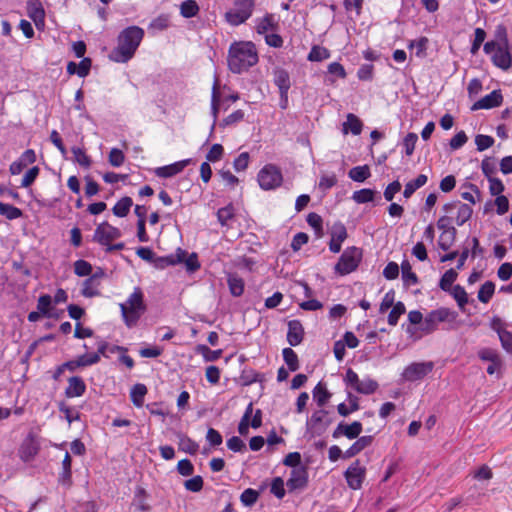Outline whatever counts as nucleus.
Listing matches in <instances>:
<instances>
[{
	"label": "nucleus",
	"instance_id": "0eeeda50",
	"mask_svg": "<svg viewBox=\"0 0 512 512\" xmlns=\"http://www.w3.org/2000/svg\"><path fill=\"white\" fill-rule=\"evenodd\" d=\"M255 0H233V8L225 13V20L232 26L245 23L254 11Z\"/></svg>",
	"mask_w": 512,
	"mask_h": 512
},
{
	"label": "nucleus",
	"instance_id": "37998d69",
	"mask_svg": "<svg viewBox=\"0 0 512 512\" xmlns=\"http://www.w3.org/2000/svg\"><path fill=\"white\" fill-rule=\"evenodd\" d=\"M0 214L5 216L8 220H15L22 217L23 212L18 207L0 202Z\"/></svg>",
	"mask_w": 512,
	"mask_h": 512
},
{
	"label": "nucleus",
	"instance_id": "b1692460",
	"mask_svg": "<svg viewBox=\"0 0 512 512\" xmlns=\"http://www.w3.org/2000/svg\"><path fill=\"white\" fill-rule=\"evenodd\" d=\"M39 444L33 438H27L19 448V457L24 462H29L38 454Z\"/></svg>",
	"mask_w": 512,
	"mask_h": 512
},
{
	"label": "nucleus",
	"instance_id": "9b49d317",
	"mask_svg": "<svg viewBox=\"0 0 512 512\" xmlns=\"http://www.w3.org/2000/svg\"><path fill=\"white\" fill-rule=\"evenodd\" d=\"M344 382L360 394L369 395L378 389V383L375 380L371 378L360 379L358 374L351 368L347 369Z\"/></svg>",
	"mask_w": 512,
	"mask_h": 512
},
{
	"label": "nucleus",
	"instance_id": "c85d7f7f",
	"mask_svg": "<svg viewBox=\"0 0 512 512\" xmlns=\"http://www.w3.org/2000/svg\"><path fill=\"white\" fill-rule=\"evenodd\" d=\"M101 283L88 277L82 283L81 295L86 298H93L100 295L99 287Z\"/></svg>",
	"mask_w": 512,
	"mask_h": 512
},
{
	"label": "nucleus",
	"instance_id": "680f3d73",
	"mask_svg": "<svg viewBox=\"0 0 512 512\" xmlns=\"http://www.w3.org/2000/svg\"><path fill=\"white\" fill-rule=\"evenodd\" d=\"M427 45L428 38L423 36L417 40L410 41L408 48H416V56L423 57L426 54Z\"/></svg>",
	"mask_w": 512,
	"mask_h": 512
},
{
	"label": "nucleus",
	"instance_id": "1a4fd4ad",
	"mask_svg": "<svg viewBox=\"0 0 512 512\" xmlns=\"http://www.w3.org/2000/svg\"><path fill=\"white\" fill-rule=\"evenodd\" d=\"M362 260V250L355 246L348 247L340 256L335 265V272L339 275H347L355 271Z\"/></svg>",
	"mask_w": 512,
	"mask_h": 512
},
{
	"label": "nucleus",
	"instance_id": "9d476101",
	"mask_svg": "<svg viewBox=\"0 0 512 512\" xmlns=\"http://www.w3.org/2000/svg\"><path fill=\"white\" fill-rule=\"evenodd\" d=\"M257 180L263 190H273L281 186L283 175L278 166L266 164L258 172Z\"/></svg>",
	"mask_w": 512,
	"mask_h": 512
},
{
	"label": "nucleus",
	"instance_id": "f03ea898",
	"mask_svg": "<svg viewBox=\"0 0 512 512\" xmlns=\"http://www.w3.org/2000/svg\"><path fill=\"white\" fill-rule=\"evenodd\" d=\"M144 37V30L139 26H129L122 30L117 38V46L109 58L116 63H126L133 58Z\"/></svg>",
	"mask_w": 512,
	"mask_h": 512
},
{
	"label": "nucleus",
	"instance_id": "393cba45",
	"mask_svg": "<svg viewBox=\"0 0 512 512\" xmlns=\"http://www.w3.org/2000/svg\"><path fill=\"white\" fill-rule=\"evenodd\" d=\"M373 442V436L366 435L358 437L357 440L344 452V458H352L369 447Z\"/></svg>",
	"mask_w": 512,
	"mask_h": 512
},
{
	"label": "nucleus",
	"instance_id": "c9c22d12",
	"mask_svg": "<svg viewBox=\"0 0 512 512\" xmlns=\"http://www.w3.org/2000/svg\"><path fill=\"white\" fill-rule=\"evenodd\" d=\"M313 397L318 406H324L331 397V393L327 390L326 385L319 382L313 389Z\"/></svg>",
	"mask_w": 512,
	"mask_h": 512
},
{
	"label": "nucleus",
	"instance_id": "a878e982",
	"mask_svg": "<svg viewBox=\"0 0 512 512\" xmlns=\"http://www.w3.org/2000/svg\"><path fill=\"white\" fill-rule=\"evenodd\" d=\"M278 27L279 24L275 16L271 13H267L262 18L257 19L256 32L260 35H266L269 30L275 31Z\"/></svg>",
	"mask_w": 512,
	"mask_h": 512
},
{
	"label": "nucleus",
	"instance_id": "3c124183",
	"mask_svg": "<svg viewBox=\"0 0 512 512\" xmlns=\"http://www.w3.org/2000/svg\"><path fill=\"white\" fill-rule=\"evenodd\" d=\"M375 191L363 188L353 193L352 199L359 204L372 202L374 200Z\"/></svg>",
	"mask_w": 512,
	"mask_h": 512
},
{
	"label": "nucleus",
	"instance_id": "8fccbe9b",
	"mask_svg": "<svg viewBox=\"0 0 512 512\" xmlns=\"http://www.w3.org/2000/svg\"><path fill=\"white\" fill-rule=\"evenodd\" d=\"M363 431L362 423L359 421H354L351 424H344L343 436L348 439H356Z\"/></svg>",
	"mask_w": 512,
	"mask_h": 512
},
{
	"label": "nucleus",
	"instance_id": "4be33fe9",
	"mask_svg": "<svg viewBox=\"0 0 512 512\" xmlns=\"http://www.w3.org/2000/svg\"><path fill=\"white\" fill-rule=\"evenodd\" d=\"M304 336V329L299 320H291L288 322L287 341L291 346L299 345Z\"/></svg>",
	"mask_w": 512,
	"mask_h": 512
},
{
	"label": "nucleus",
	"instance_id": "a211bd4d",
	"mask_svg": "<svg viewBox=\"0 0 512 512\" xmlns=\"http://www.w3.org/2000/svg\"><path fill=\"white\" fill-rule=\"evenodd\" d=\"M184 256H186V251L179 248L176 254L155 257L153 264L157 269H164L166 267L182 263L184 261Z\"/></svg>",
	"mask_w": 512,
	"mask_h": 512
},
{
	"label": "nucleus",
	"instance_id": "774afa93",
	"mask_svg": "<svg viewBox=\"0 0 512 512\" xmlns=\"http://www.w3.org/2000/svg\"><path fill=\"white\" fill-rule=\"evenodd\" d=\"M204 485L203 478L200 475L194 476L184 482L186 490L191 492H199L202 490Z\"/></svg>",
	"mask_w": 512,
	"mask_h": 512
},
{
	"label": "nucleus",
	"instance_id": "6ab92c4d",
	"mask_svg": "<svg viewBox=\"0 0 512 512\" xmlns=\"http://www.w3.org/2000/svg\"><path fill=\"white\" fill-rule=\"evenodd\" d=\"M27 14L37 28L44 25L45 11L40 0H27Z\"/></svg>",
	"mask_w": 512,
	"mask_h": 512
},
{
	"label": "nucleus",
	"instance_id": "cd10ccee",
	"mask_svg": "<svg viewBox=\"0 0 512 512\" xmlns=\"http://www.w3.org/2000/svg\"><path fill=\"white\" fill-rule=\"evenodd\" d=\"M227 284L232 296L240 297L244 293L245 282L242 277L236 273H229L227 275Z\"/></svg>",
	"mask_w": 512,
	"mask_h": 512
},
{
	"label": "nucleus",
	"instance_id": "ddd939ff",
	"mask_svg": "<svg viewBox=\"0 0 512 512\" xmlns=\"http://www.w3.org/2000/svg\"><path fill=\"white\" fill-rule=\"evenodd\" d=\"M434 368L433 362H416L407 366L403 371V378L407 381L414 382L423 379Z\"/></svg>",
	"mask_w": 512,
	"mask_h": 512
},
{
	"label": "nucleus",
	"instance_id": "5fc2aeb1",
	"mask_svg": "<svg viewBox=\"0 0 512 512\" xmlns=\"http://www.w3.org/2000/svg\"><path fill=\"white\" fill-rule=\"evenodd\" d=\"M71 152L74 155V160L82 167L89 168L91 166V159L86 152L80 147H72Z\"/></svg>",
	"mask_w": 512,
	"mask_h": 512
},
{
	"label": "nucleus",
	"instance_id": "423d86ee",
	"mask_svg": "<svg viewBox=\"0 0 512 512\" xmlns=\"http://www.w3.org/2000/svg\"><path fill=\"white\" fill-rule=\"evenodd\" d=\"M483 51L491 56V62L495 67L503 71H508L512 67V55L509 45L488 41L484 44Z\"/></svg>",
	"mask_w": 512,
	"mask_h": 512
},
{
	"label": "nucleus",
	"instance_id": "20e7f679",
	"mask_svg": "<svg viewBox=\"0 0 512 512\" xmlns=\"http://www.w3.org/2000/svg\"><path fill=\"white\" fill-rule=\"evenodd\" d=\"M443 212L444 215L437 221V227L446 229L454 227L453 223L457 226L465 224L471 218L473 209L461 201H452L443 206Z\"/></svg>",
	"mask_w": 512,
	"mask_h": 512
},
{
	"label": "nucleus",
	"instance_id": "7ed1b4c3",
	"mask_svg": "<svg viewBox=\"0 0 512 512\" xmlns=\"http://www.w3.org/2000/svg\"><path fill=\"white\" fill-rule=\"evenodd\" d=\"M122 319L126 327L133 328L146 312L143 291L136 287L124 303L119 304Z\"/></svg>",
	"mask_w": 512,
	"mask_h": 512
},
{
	"label": "nucleus",
	"instance_id": "f8f14e48",
	"mask_svg": "<svg viewBox=\"0 0 512 512\" xmlns=\"http://www.w3.org/2000/svg\"><path fill=\"white\" fill-rule=\"evenodd\" d=\"M366 467L357 459L351 463L344 472L347 485L352 490H359L366 478Z\"/></svg>",
	"mask_w": 512,
	"mask_h": 512
},
{
	"label": "nucleus",
	"instance_id": "a19ab883",
	"mask_svg": "<svg viewBox=\"0 0 512 512\" xmlns=\"http://www.w3.org/2000/svg\"><path fill=\"white\" fill-rule=\"evenodd\" d=\"M330 57V51L322 46L314 45L309 54L307 59L311 62H320L325 59H328Z\"/></svg>",
	"mask_w": 512,
	"mask_h": 512
},
{
	"label": "nucleus",
	"instance_id": "c756f323",
	"mask_svg": "<svg viewBox=\"0 0 512 512\" xmlns=\"http://www.w3.org/2000/svg\"><path fill=\"white\" fill-rule=\"evenodd\" d=\"M274 83L278 87L280 94H283L286 97L291 86L288 72L283 69L276 71Z\"/></svg>",
	"mask_w": 512,
	"mask_h": 512
},
{
	"label": "nucleus",
	"instance_id": "79ce46f5",
	"mask_svg": "<svg viewBox=\"0 0 512 512\" xmlns=\"http://www.w3.org/2000/svg\"><path fill=\"white\" fill-rule=\"evenodd\" d=\"M52 297L49 294H43L38 298L37 309L45 317H56L51 311Z\"/></svg>",
	"mask_w": 512,
	"mask_h": 512
},
{
	"label": "nucleus",
	"instance_id": "7c9ffc66",
	"mask_svg": "<svg viewBox=\"0 0 512 512\" xmlns=\"http://www.w3.org/2000/svg\"><path fill=\"white\" fill-rule=\"evenodd\" d=\"M428 181V177L425 174H419L414 180L406 183L403 196L408 199L410 198L414 192L424 186Z\"/></svg>",
	"mask_w": 512,
	"mask_h": 512
},
{
	"label": "nucleus",
	"instance_id": "e433bc0d",
	"mask_svg": "<svg viewBox=\"0 0 512 512\" xmlns=\"http://www.w3.org/2000/svg\"><path fill=\"white\" fill-rule=\"evenodd\" d=\"M402 280L406 286H413L418 283V277L415 272L412 271L410 263L405 260L401 264Z\"/></svg>",
	"mask_w": 512,
	"mask_h": 512
},
{
	"label": "nucleus",
	"instance_id": "39448f33",
	"mask_svg": "<svg viewBox=\"0 0 512 512\" xmlns=\"http://www.w3.org/2000/svg\"><path fill=\"white\" fill-rule=\"evenodd\" d=\"M121 236L122 233L119 228L104 221L96 226L92 240L105 247L107 253H111L113 251H121L125 248L123 242L113 244V241L119 239Z\"/></svg>",
	"mask_w": 512,
	"mask_h": 512
},
{
	"label": "nucleus",
	"instance_id": "f704fd0d",
	"mask_svg": "<svg viewBox=\"0 0 512 512\" xmlns=\"http://www.w3.org/2000/svg\"><path fill=\"white\" fill-rule=\"evenodd\" d=\"M327 416V411L321 409L315 411L308 422V425L311 426L312 429L317 431L325 430L327 424L325 423V418Z\"/></svg>",
	"mask_w": 512,
	"mask_h": 512
},
{
	"label": "nucleus",
	"instance_id": "338daca9",
	"mask_svg": "<svg viewBox=\"0 0 512 512\" xmlns=\"http://www.w3.org/2000/svg\"><path fill=\"white\" fill-rule=\"evenodd\" d=\"M418 140V136L414 132L408 133L403 139V146L405 149V154L407 156H411L415 150V146Z\"/></svg>",
	"mask_w": 512,
	"mask_h": 512
},
{
	"label": "nucleus",
	"instance_id": "5701e85b",
	"mask_svg": "<svg viewBox=\"0 0 512 512\" xmlns=\"http://www.w3.org/2000/svg\"><path fill=\"white\" fill-rule=\"evenodd\" d=\"M72 458L68 452L62 460L61 471L59 472L58 482L64 487H71L72 485Z\"/></svg>",
	"mask_w": 512,
	"mask_h": 512
},
{
	"label": "nucleus",
	"instance_id": "69168bd1",
	"mask_svg": "<svg viewBox=\"0 0 512 512\" xmlns=\"http://www.w3.org/2000/svg\"><path fill=\"white\" fill-rule=\"evenodd\" d=\"M39 173L40 169L38 166L31 167L23 176L21 181V187L28 188L29 186H31L38 177Z\"/></svg>",
	"mask_w": 512,
	"mask_h": 512
},
{
	"label": "nucleus",
	"instance_id": "de8ad7c7",
	"mask_svg": "<svg viewBox=\"0 0 512 512\" xmlns=\"http://www.w3.org/2000/svg\"><path fill=\"white\" fill-rule=\"evenodd\" d=\"M283 359L290 371L294 372L299 368L298 356L292 348H284L282 351Z\"/></svg>",
	"mask_w": 512,
	"mask_h": 512
},
{
	"label": "nucleus",
	"instance_id": "bf43d9fd",
	"mask_svg": "<svg viewBox=\"0 0 512 512\" xmlns=\"http://www.w3.org/2000/svg\"><path fill=\"white\" fill-rule=\"evenodd\" d=\"M481 170L485 177L492 178L496 173V162L493 157H485L481 162Z\"/></svg>",
	"mask_w": 512,
	"mask_h": 512
},
{
	"label": "nucleus",
	"instance_id": "0e129e2a",
	"mask_svg": "<svg viewBox=\"0 0 512 512\" xmlns=\"http://www.w3.org/2000/svg\"><path fill=\"white\" fill-rule=\"evenodd\" d=\"M495 140L492 136L479 134L475 137L477 150L482 152L493 146Z\"/></svg>",
	"mask_w": 512,
	"mask_h": 512
},
{
	"label": "nucleus",
	"instance_id": "864d4df0",
	"mask_svg": "<svg viewBox=\"0 0 512 512\" xmlns=\"http://www.w3.org/2000/svg\"><path fill=\"white\" fill-rule=\"evenodd\" d=\"M458 273L454 269L447 270L441 277L439 287L443 291H450L452 284L457 279Z\"/></svg>",
	"mask_w": 512,
	"mask_h": 512
},
{
	"label": "nucleus",
	"instance_id": "f3484780",
	"mask_svg": "<svg viewBox=\"0 0 512 512\" xmlns=\"http://www.w3.org/2000/svg\"><path fill=\"white\" fill-rule=\"evenodd\" d=\"M36 158V153L33 149L25 150L16 161L11 163L9 167L10 173L12 175L20 174L24 168L33 164L36 161Z\"/></svg>",
	"mask_w": 512,
	"mask_h": 512
},
{
	"label": "nucleus",
	"instance_id": "49530a36",
	"mask_svg": "<svg viewBox=\"0 0 512 512\" xmlns=\"http://www.w3.org/2000/svg\"><path fill=\"white\" fill-rule=\"evenodd\" d=\"M405 312H406V307L403 302L398 301L397 303H395L394 306L392 307V310L390 311V313L388 315V319H387L388 324L390 326H396L399 321V318Z\"/></svg>",
	"mask_w": 512,
	"mask_h": 512
},
{
	"label": "nucleus",
	"instance_id": "4d7b16f0",
	"mask_svg": "<svg viewBox=\"0 0 512 512\" xmlns=\"http://www.w3.org/2000/svg\"><path fill=\"white\" fill-rule=\"evenodd\" d=\"M258 498H259L258 491L254 490L252 488L245 489L242 492V494L240 495V501L242 502V504L244 506H247V507L254 505L257 502Z\"/></svg>",
	"mask_w": 512,
	"mask_h": 512
},
{
	"label": "nucleus",
	"instance_id": "f257e3e1",
	"mask_svg": "<svg viewBox=\"0 0 512 512\" xmlns=\"http://www.w3.org/2000/svg\"><path fill=\"white\" fill-rule=\"evenodd\" d=\"M259 61L256 45L251 41H235L228 50L227 63L232 73L241 74Z\"/></svg>",
	"mask_w": 512,
	"mask_h": 512
},
{
	"label": "nucleus",
	"instance_id": "6e6552de",
	"mask_svg": "<svg viewBox=\"0 0 512 512\" xmlns=\"http://www.w3.org/2000/svg\"><path fill=\"white\" fill-rule=\"evenodd\" d=\"M456 317L457 313L447 307L431 310L426 314L421 330L425 334L433 333L438 329L440 323L454 322Z\"/></svg>",
	"mask_w": 512,
	"mask_h": 512
},
{
	"label": "nucleus",
	"instance_id": "a18cd8bd",
	"mask_svg": "<svg viewBox=\"0 0 512 512\" xmlns=\"http://www.w3.org/2000/svg\"><path fill=\"white\" fill-rule=\"evenodd\" d=\"M234 216L235 213L232 204H228L217 211V219L222 226H230L229 221L232 220Z\"/></svg>",
	"mask_w": 512,
	"mask_h": 512
},
{
	"label": "nucleus",
	"instance_id": "13d9d810",
	"mask_svg": "<svg viewBox=\"0 0 512 512\" xmlns=\"http://www.w3.org/2000/svg\"><path fill=\"white\" fill-rule=\"evenodd\" d=\"M451 294L461 309H463L464 306L468 303L467 292L462 286L455 285L451 291Z\"/></svg>",
	"mask_w": 512,
	"mask_h": 512
},
{
	"label": "nucleus",
	"instance_id": "4c0bfd02",
	"mask_svg": "<svg viewBox=\"0 0 512 512\" xmlns=\"http://www.w3.org/2000/svg\"><path fill=\"white\" fill-rule=\"evenodd\" d=\"M348 175L355 182H364L371 176V172L368 165H362L350 169Z\"/></svg>",
	"mask_w": 512,
	"mask_h": 512
},
{
	"label": "nucleus",
	"instance_id": "aec40b11",
	"mask_svg": "<svg viewBox=\"0 0 512 512\" xmlns=\"http://www.w3.org/2000/svg\"><path fill=\"white\" fill-rule=\"evenodd\" d=\"M189 162V159L177 161L166 166L157 167L154 172L160 178H171L182 172Z\"/></svg>",
	"mask_w": 512,
	"mask_h": 512
},
{
	"label": "nucleus",
	"instance_id": "c03bdc74",
	"mask_svg": "<svg viewBox=\"0 0 512 512\" xmlns=\"http://www.w3.org/2000/svg\"><path fill=\"white\" fill-rule=\"evenodd\" d=\"M495 292V284L492 281H486L481 285L478 291V300L482 303H488Z\"/></svg>",
	"mask_w": 512,
	"mask_h": 512
},
{
	"label": "nucleus",
	"instance_id": "2eb2a0df",
	"mask_svg": "<svg viewBox=\"0 0 512 512\" xmlns=\"http://www.w3.org/2000/svg\"><path fill=\"white\" fill-rule=\"evenodd\" d=\"M331 239L329 242V249L332 253H339L341 250L342 243L347 238V229L341 222H336L331 228Z\"/></svg>",
	"mask_w": 512,
	"mask_h": 512
},
{
	"label": "nucleus",
	"instance_id": "72a5a7b5",
	"mask_svg": "<svg viewBox=\"0 0 512 512\" xmlns=\"http://www.w3.org/2000/svg\"><path fill=\"white\" fill-rule=\"evenodd\" d=\"M147 387L142 383L135 384L130 391V399L136 407H142Z\"/></svg>",
	"mask_w": 512,
	"mask_h": 512
},
{
	"label": "nucleus",
	"instance_id": "2f4dec72",
	"mask_svg": "<svg viewBox=\"0 0 512 512\" xmlns=\"http://www.w3.org/2000/svg\"><path fill=\"white\" fill-rule=\"evenodd\" d=\"M439 230L442 231L440 237H439V247L446 251L448 250L452 243L454 242L455 240V236H456V228L455 227H449V228H438Z\"/></svg>",
	"mask_w": 512,
	"mask_h": 512
},
{
	"label": "nucleus",
	"instance_id": "ea45409f",
	"mask_svg": "<svg viewBox=\"0 0 512 512\" xmlns=\"http://www.w3.org/2000/svg\"><path fill=\"white\" fill-rule=\"evenodd\" d=\"M199 13V6L195 0H185L180 5V14L184 18L195 17Z\"/></svg>",
	"mask_w": 512,
	"mask_h": 512
},
{
	"label": "nucleus",
	"instance_id": "09e8293b",
	"mask_svg": "<svg viewBox=\"0 0 512 512\" xmlns=\"http://www.w3.org/2000/svg\"><path fill=\"white\" fill-rule=\"evenodd\" d=\"M73 267L74 273L79 277H90V274L93 272L92 265L83 259L76 260Z\"/></svg>",
	"mask_w": 512,
	"mask_h": 512
},
{
	"label": "nucleus",
	"instance_id": "58836bf2",
	"mask_svg": "<svg viewBox=\"0 0 512 512\" xmlns=\"http://www.w3.org/2000/svg\"><path fill=\"white\" fill-rule=\"evenodd\" d=\"M179 450L189 453L191 455H195L199 450V445L193 439L188 437L187 435L179 436Z\"/></svg>",
	"mask_w": 512,
	"mask_h": 512
},
{
	"label": "nucleus",
	"instance_id": "052dcab7",
	"mask_svg": "<svg viewBox=\"0 0 512 512\" xmlns=\"http://www.w3.org/2000/svg\"><path fill=\"white\" fill-rule=\"evenodd\" d=\"M270 492L278 499L284 498L286 491L284 488V481L281 477L273 478L270 485Z\"/></svg>",
	"mask_w": 512,
	"mask_h": 512
},
{
	"label": "nucleus",
	"instance_id": "e2e57ef3",
	"mask_svg": "<svg viewBox=\"0 0 512 512\" xmlns=\"http://www.w3.org/2000/svg\"><path fill=\"white\" fill-rule=\"evenodd\" d=\"M108 161L113 167H120L124 164L125 155L122 150L118 148H112L108 155Z\"/></svg>",
	"mask_w": 512,
	"mask_h": 512
},
{
	"label": "nucleus",
	"instance_id": "603ef678",
	"mask_svg": "<svg viewBox=\"0 0 512 512\" xmlns=\"http://www.w3.org/2000/svg\"><path fill=\"white\" fill-rule=\"evenodd\" d=\"M245 113L243 110L238 109L227 117H225L219 124L220 127L225 128L228 126H234L244 120Z\"/></svg>",
	"mask_w": 512,
	"mask_h": 512
},
{
	"label": "nucleus",
	"instance_id": "dca6fc26",
	"mask_svg": "<svg viewBox=\"0 0 512 512\" xmlns=\"http://www.w3.org/2000/svg\"><path fill=\"white\" fill-rule=\"evenodd\" d=\"M503 102V95L501 90H493L490 94L482 97L478 101H476L472 107V111L480 110V109H492L499 107Z\"/></svg>",
	"mask_w": 512,
	"mask_h": 512
},
{
	"label": "nucleus",
	"instance_id": "4468645a",
	"mask_svg": "<svg viewBox=\"0 0 512 512\" xmlns=\"http://www.w3.org/2000/svg\"><path fill=\"white\" fill-rule=\"evenodd\" d=\"M308 484V470L306 467H297L291 470L286 482L289 492L304 489Z\"/></svg>",
	"mask_w": 512,
	"mask_h": 512
},
{
	"label": "nucleus",
	"instance_id": "473e14b6",
	"mask_svg": "<svg viewBox=\"0 0 512 512\" xmlns=\"http://www.w3.org/2000/svg\"><path fill=\"white\" fill-rule=\"evenodd\" d=\"M133 205V200L129 196L122 197L116 202L112 208L113 214L117 217H125L128 215L130 208Z\"/></svg>",
	"mask_w": 512,
	"mask_h": 512
},
{
	"label": "nucleus",
	"instance_id": "bb28decb",
	"mask_svg": "<svg viewBox=\"0 0 512 512\" xmlns=\"http://www.w3.org/2000/svg\"><path fill=\"white\" fill-rule=\"evenodd\" d=\"M362 129L363 123L359 117L353 113H348L346 116V121L342 124V132L344 134L351 132L353 135L357 136L361 134Z\"/></svg>",
	"mask_w": 512,
	"mask_h": 512
},
{
	"label": "nucleus",
	"instance_id": "6e6d98bb",
	"mask_svg": "<svg viewBox=\"0 0 512 512\" xmlns=\"http://www.w3.org/2000/svg\"><path fill=\"white\" fill-rule=\"evenodd\" d=\"M307 223L314 229L315 234L320 237L323 234V220L322 217L315 213L311 212L307 215Z\"/></svg>",
	"mask_w": 512,
	"mask_h": 512
},
{
	"label": "nucleus",
	"instance_id": "412c9836",
	"mask_svg": "<svg viewBox=\"0 0 512 512\" xmlns=\"http://www.w3.org/2000/svg\"><path fill=\"white\" fill-rule=\"evenodd\" d=\"M86 392V384L82 377L72 376L68 379V385L65 388L67 398L81 397Z\"/></svg>",
	"mask_w": 512,
	"mask_h": 512
}]
</instances>
